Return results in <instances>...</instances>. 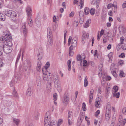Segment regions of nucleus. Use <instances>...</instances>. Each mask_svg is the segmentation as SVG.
<instances>
[{"instance_id":"obj_1","label":"nucleus","mask_w":126,"mask_h":126,"mask_svg":"<svg viewBox=\"0 0 126 126\" xmlns=\"http://www.w3.org/2000/svg\"><path fill=\"white\" fill-rule=\"evenodd\" d=\"M51 120V114L49 111L46 113L44 120V126H54V123H56L55 121Z\"/></svg>"},{"instance_id":"obj_30","label":"nucleus","mask_w":126,"mask_h":126,"mask_svg":"<svg viewBox=\"0 0 126 126\" xmlns=\"http://www.w3.org/2000/svg\"><path fill=\"white\" fill-rule=\"evenodd\" d=\"M71 61L70 60H68L67 62V65L68 69L69 71H70L71 70Z\"/></svg>"},{"instance_id":"obj_50","label":"nucleus","mask_w":126,"mask_h":126,"mask_svg":"<svg viewBox=\"0 0 126 126\" xmlns=\"http://www.w3.org/2000/svg\"><path fill=\"white\" fill-rule=\"evenodd\" d=\"M86 106L85 103H83L82 104V107L83 110V111H85L86 110Z\"/></svg>"},{"instance_id":"obj_55","label":"nucleus","mask_w":126,"mask_h":126,"mask_svg":"<svg viewBox=\"0 0 126 126\" xmlns=\"http://www.w3.org/2000/svg\"><path fill=\"white\" fill-rule=\"evenodd\" d=\"M63 122V120L61 119H60L58 120V125H60Z\"/></svg>"},{"instance_id":"obj_23","label":"nucleus","mask_w":126,"mask_h":126,"mask_svg":"<svg viewBox=\"0 0 126 126\" xmlns=\"http://www.w3.org/2000/svg\"><path fill=\"white\" fill-rule=\"evenodd\" d=\"M5 15L1 13H0V20L4 21L5 20Z\"/></svg>"},{"instance_id":"obj_47","label":"nucleus","mask_w":126,"mask_h":126,"mask_svg":"<svg viewBox=\"0 0 126 126\" xmlns=\"http://www.w3.org/2000/svg\"><path fill=\"white\" fill-rule=\"evenodd\" d=\"M82 61L83 62V66H87V61L86 60H84V59L83 60H82Z\"/></svg>"},{"instance_id":"obj_17","label":"nucleus","mask_w":126,"mask_h":126,"mask_svg":"<svg viewBox=\"0 0 126 126\" xmlns=\"http://www.w3.org/2000/svg\"><path fill=\"white\" fill-rule=\"evenodd\" d=\"M52 37V36H47L48 40L49 43L50 45H52L53 43V41Z\"/></svg>"},{"instance_id":"obj_10","label":"nucleus","mask_w":126,"mask_h":126,"mask_svg":"<svg viewBox=\"0 0 126 126\" xmlns=\"http://www.w3.org/2000/svg\"><path fill=\"white\" fill-rule=\"evenodd\" d=\"M11 47L8 46H5L3 51L6 53L8 54L10 53L11 52L12 49Z\"/></svg>"},{"instance_id":"obj_11","label":"nucleus","mask_w":126,"mask_h":126,"mask_svg":"<svg viewBox=\"0 0 126 126\" xmlns=\"http://www.w3.org/2000/svg\"><path fill=\"white\" fill-rule=\"evenodd\" d=\"M22 30L23 31V34L24 36H26L27 33V29L26 28V24L24 23L22 27Z\"/></svg>"},{"instance_id":"obj_21","label":"nucleus","mask_w":126,"mask_h":126,"mask_svg":"<svg viewBox=\"0 0 126 126\" xmlns=\"http://www.w3.org/2000/svg\"><path fill=\"white\" fill-rule=\"evenodd\" d=\"M91 23V19H89L87 20L84 25V27L87 28L89 26V24Z\"/></svg>"},{"instance_id":"obj_38","label":"nucleus","mask_w":126,"mask_h":126,"mask_svg":"<svg viewBox=\"0 0 126 126\" xmlns=\"http://www.w3.org/2000/svg\"><path fill=\"white\" fill-rule=\"evenodd\" d=\"M68 118L71 117H73L72 116V111H70L68 110Z\"/></svg>"},{"instance_id":"obj_40","label":"nucleus","mask_w":126,"mask_h":126,"mask_svg":"<svg viewBox=\"0 0 126 126\" xmlns=\"http://www.w3.org/2000/svg\"><path fill=\"white\" fill-rule=\"evenodd\" d=\"M50 65V64L49 62H47L46 64V65L45 66V68L46 69V70L47 71V68L49 67V66Z\"/></svg>"},{"instance_id":"obj_24","label":"nucleus","mask_w":126,"mask_h":126,"mask_svg":"<svg viewBox=\"0 0 126 126\" xmlns=\"http://www.w3.org/2000/svg\"><path fill=\"white\" fill-rule=\"evenodd\" d=\"M13 122L16 124L18 126L19 124L20 121L18 119L14 118L13 119Z\"/></svg>"},{"instance_id":"obj_14","label":"nucleus","mask_w":126,"mask_h":126,"mask_svg":"<svg viewBox=\"0 0 126 126\" xmlns=\"http://www.w3.org/2000/svg\"><path fill=\"white\" fill-rule=\"evenodd\" d=\"M26 11L28 16V18H29L31 16V14L32 12L31 9L30 7H27L26 8Z\"/></svg>"},{"instance_id":"obj_46","label":"nucleus","mask_w":126,"mask_h":126,"mask_svg":"<svg viewBox=\"0 0 126 126\" xmlns=\"http://www.w3.org/2000/svg\"><path fill=\"white\" fill-rule=\"evenodd\" d=\"M124 38L123 36H122L121 37L120 44H123L124 41Z\"/></svg>"},{"instance_id":"obj_56","label":"nucleus","mask_w":126,"mask_h":126,"mask_svg":"<svg viewBox=\"0 0 126 126\" xmlns=\"http://www.w3.org/2000/svg\"><path fill=\"white\" fill-rule=\"evenodd\" d=\"M121 48L124 50L126 49V45L125 44H123L121 46Z\"/></svg>"},{"instance_id":"obj_32","label":"nucleus","mask_w":126,"mask_h":126,"mask_svg":"<svg viewBox=\"0 0 126 126\" xmlns=\"http://www.w3.org/2000/svg\"><path fill=\"white\" fill-rule=\"evenodd\" d=\"M113 95L114 97H115L117 98H119V97L120 93L119 92L117 93L114 92Z\"/></svg>"},{"instance_id":"obj_37","label":"nucleus","mask_w":126,"mask_h":126,"mask_svg":"<svg viewBox=\"0 0 126 126\" xmlns=\"http://www.w3.org/2000/svg\"><path fill=\"white\" fill-rule=\"evenodd\" d=\"M57 94L55 93L53 94V98L54 101L57 100Z\"/></svg>"},{"instance_id":"obj_22","label":"nucleus","mask_w":126,"mask_h":126,"mask_svg":"<svg viewBox=\"0 0 126 126\" xmlns=\"http://www.w3.org/2000/svg\"><path fill=\"white\" fill-rule=\"evenodd\" d=\"M11 104V102L7 100L5 101L4 105L7 107H9Z\"/></svg>"},{"instance_id":"obj_64","label":"nucleus","mask_w":126,"mask_h":126,"mask_svg":"<svg viewBox=\"0 0 126 126\" xmlns=\"http://www.w3.org/2000/svg\"><path fill=\"white\" fill-rule=\"evenodd\" d=\"M122 7L123 8H125L126 7V1H125L122 5Z\"/></svg>"},{"instance_id":"obj_44","label":"nucleus","mask_w":126,"mask_h":126,"mask_svg":"<svg viewBox=\"0 0 126 126\" xmlns=\"http://www.w3.org/2000/svg\"><path fill=\"white\" fill-rule=\"evenodd\" d=\"M10 33H9L8 32V33L7 34V33H5V32H3V34L4 35V36H6L10 38Z\"/></svg>"},{"instance_id":"obj_2","label":"nucleus","mask_w":126,"mask_h":126,"mask_svg":"<svg viewBox=\"0 0 126 126\" xmlns=\"http://www.w3.org/2000/svg\"><path fill=\"white\" fill-rule=\"evenodd\" d=\"M12 37H8L6 36H2L0 38V40L2 41L5 46H11L12 45Z\"/></svg>"},{"instance_id":"obj_51","label":"nucleus","mask_w":126,"mask_h":126,"mask_svg":"<svg viewBox=\"0 0 126 126\" xmlns=\"http://www.w3.org/2000/svg\"><path fill=\"white\" fill-rule=\"evenodd\" d=\"M78 40V38L76 37H75L72 39V41L77 43Z\"/></svg>"},{"instance_id":"obj_27","label":"nucleus","mask_w":126,"mask_h":126,"mask_svg":"<svg viewBox=\"0 0 126 126\" xmlns=\"http://www.w3.org/2000/svg\"><path fill=\"white\" fill-rule=\"evenodd\" d=\"M100 102L99 101H97L95 102V107L97 108H99L100 106Z\"/></svg>"},{"instance_id":"obj_59","label":"nucleus","mask_w":126,"mask_h":126,"mask_svg":"<svg viewBox=\"0 0 126 126\" xmlns=\"http://www.w3.org/2000/svg\"><path fill=\"white\" fill-rule=\"evenodd\" d=\"M82 121L78 120L77 122V125L78 126H80L82 123Z\"/></svg>"},{"instance_id":"obj_61","label":"nucleus","mask_w":126,"mask_h":126,"mask_svg":"<svg viewBox=\"0 0 126 126\" xmlns=\"http://www.w3.org/2000/svg\"><path fill=\"white\" fill-rule=\"evenodd\" d=\"M51 84L49 82H47V88H50L51 86Z\"/></svg>"},{"instance_id":"obj_29","label":"nucleus","mask_w":126,"mask_h":126,"mask_svg":"<svg viewBox=\"0 0 126 126\" xmlns=\"http://www.w3.org/2000/svg\"><path fill=\"white\" fill-rule=\"evenodd\" d=\"M90 12L92 15H94L95 12V9L93 8H91L90 10Z\"/></svg>"},{"instance_id":"obj_36","label":"nucleus","mask_w":126,"mask_h":126,"mask_svg":"<svg viewBox=\"0 0 126 126\" xmlns=\"http://www.w3.org/2000/svg\"><path fill=\"white\" fill-rule=\"evenodd\" d=\"M102 68L101 67H99L98 68V75L101 74L102 73Z\"/></svg>"},{"instance_id":"obj_18","label":"nucleus","mask_w":126,"mask_h":126,"mask_svg":"<svg viewBox=\"0 0 126 126\" xmlns=\"http://www.w3.org/2000/svg\"><path fill=\"white\" fill-rule=\"evenodd\" d=\"M68 122L69 125L70 126L73 123V117L68 118Z\"/></svg>"},{"instance_id":"obj_49","label":"nucleus","mask_w":126,"mask_h":126,"mask_svg":"<svg viewBox=\"0 0 126 126\" xmlns=\"http://www.w3.org/2000/svg\"><path fill=\"white\" fill-rule=\"evenodd\" d=\"M109 40L110 42H112L113 41V37L112 36H109L108 37Z\"/></svg>"},{"instance_id":"obj_5","label":"nucleus","mask_w":126,"mask_h":126,"mask_svg":"<svg viewBox=\"0 0 126 126\" xmlns=\"http://www.w3.org/2000/svg\"><path fill=\"white\" fill-rule=\"evenodd\" d=\"M5 14L6 16L12 18L16 17L17 16L16 13L15 12L8 10L5 11Z\"/></svg>"},{"instance_id":"obj_8","label":"nucleus","mask_w":126,"mask_h":126,"mask_svg":"<svg viewBox=\"0 0 126 126\" xmlns=\"http://www.w3.org/2000/svg\"><path fill=\"white\" fill-rule=\"evenodd\" d=\"M85 57V55L83 54H82L81 55H77V61H80V64L81 65L82 60L84 59Z\"/></svg>"},{"instance_id":"obj_35","label":"nucleus","mask_w":126,"mask_h":126,"mask_svg":"<svg viewBox=\"0 0 126 126\" xmlns=\"http://www.w3.org/2000/svg\"><path fill=\"white\" fill-rule=\"evenodd\" d=\"M26 93L27 95L29 96H30L32 95V93L30 89H28L27 92Z\"/></svg>"},{"instance_id":"obj_12","label":"nucleus","mask_w":126,"mask_h":126,"mask_svg":"<svg viewBox=\"0 0 126 126\" xmlns=\"http://www.w3.org/2000/svg\"><path fill=\"white\" fill-rule=\"evenodd\" d=\"M69 97L68 95L65 94L63 98V102L65 104H67L69 101Z\"/></svg>"},{"instance_id":"obj_4","label":"nucleus","mask_w":126,"mask_h":126,"mask_svg":"<svg viewBox=\"0 0 126 126\" xmlns=\"http://www.w3.org/2000/svg\"><path fill=\"white\" fill-rule=\"evenodd\" d=\"M54 82L55 84V87L56 88L59 92H60L61 91V88L60 84V82L59 80V78L58 77L57 75L56 78L54 77Z\"/></svg>"},{"instance_id":"obj_39","label":"nucleus","mask_w":126,"mask_h":126,"mask_svg":"<svg viewBox=\"0 0 126 126\" xmlns=\"http://www.w3.org/2000/svg\"><path fill=\"white\" fill-rule=\"evenodd\" d=\"M113 89L114 90V92L116 93L118 90V87L116 86H114L113 87Z\"/></svg>"},{"instance_id":"obj_13","label":"nucleus","mask_w":126,"mask_h":126,"mask_svg":"<svg viewBox=\"0 0 126 126\" xmlns=\"http://www.w3.org/2000/svg\"><path fill=\"white\" fill-rule=\"evenodd\" d=\"M4 44L3 43L0 42V56L1 55L2 53L1 50H3L5 47Z\"/></svg>"},{"instance_id":"obj_31","label":"nucleus","mask_w":126,"mask_h":126,"mask_svg":"<svg viewBox=\"0 0 126 126\" xmlns=\"http://www.w3.org/2000/svg\"><path fill=\"white\" fill-rule=\"evenodd\" d=\"M29 19V25L30 26L32 27V19L31 18V16H30Z\"/></svg>"},{"instance_id":"obj_20","label":"nucleus","mask_w":126,"mask_h":126,"mask_svg":"<svg viewBox=\"0 0 126 126\" xmlns=\"http://www.w3.org/2000/svg\"><path fill=\"white\" fill-rule=\"evenodd\" d=\"M84 12L85 15H87L90 12V10L88 7H86L84 9Z\"/></svg>"},{"instance_id":"obj_48","label":"nucleus","mask_w":126,"mask_h":126,"mask_svg":"<svg viewBox=\"0 0 126 126\" xmlns=\"http://www.w3.org/2000/svg\"><path fill=\"white\" fill-rule=\"evenodd\" d=\"M43 79L45 81H46L47 79V74H45V75L43 76Z\"/></svg>"},{"instance_id":"obj_34","label":"nucleus","mask_w":126,"mask_h":126,"mask_svg":"<svg viewBox=\"0 0 126 126\" xmlns=\"http://www.w3.org/2000/svg\"><path fill=\"white\" fill-rule=\"evenodd\" d=\"M13 94L14 95V96L16 97H18V94L17 93V92H16L15 90L14 89L13 91Z\"/></svg>"},{"instance_id":"obj_15","label":"nucleus","mask_w":126,"mask_h":126,"mask_svg":"<svg viewBox=\"0 0 126 126\" xmlns=\"http://www.w3.org/2000/svg\"><path fill=\"white\" fill-rule=\"evenodd\" d=\"M117 66L115 65L114 64H112L111 65L110 70L111 72L115 71L117 69Z\"/></svg>"},{"instance_id":"obj_54","label":"nucleus","mask_w":126,"mask_h":126,"mask_svg":"<svg viewBox=\"0 0 126 126\" xmlns=\"http://www.w3.org/2000/svg\"><path fill=\"white\" fill-rule=\"evenodd\" d=\"M123 113L124 114H126V107L124 108L122 110Z\"/></svg>"},{"instance_id":"obj_33","label":"nucleus","mask_w":126,"mask_h":126,"mask_svg":"<svg viewBox=\"0 0 126 126\" xmlns=\"http://www.w3.org/2000/svg\"><path fill=\"white\" fill-rule=\"evenodd\" d=\"M120 76L121 77H125V75L124 74L123 71L121 70L120 71Z\"/></svg>"},{"instance_id":"obj_53","label":"nucleus","mask_w":126,"mask_h":126,"mask_svg":"<svg viewBox=\"0 0 126 126\" xmlns=\"http://www.w3.org/2000/svg\"><path fill=\"white\" fill-rule=\"evenodd\" d=\"M118 63L119 65L122 66L124 63V61L122 60H120L119 61Z\"/></svg>"},{"instance_id":"obj_45","label":"nucleus","mask_w":126,"mask_h":126,"mask_svg":"<svg viewBox=\"0 0 126 126\" xmlns=\"http://www.w3.org/2000/svg\"><path fill=\"white\" fill-rule=\"evenodd\" d=\"M111 72L112 73V75L114 77H117V75L116 73V71H114Z\"/></svg>"},{"instance_id":"obj_28","label":"nucleus","mask_w":126,"mask_h":126,"mask_svg":"<svg viewBox=\"0 0 126 126\" xmlns=\"http://www.w3.org/2000/svg\"><path fill=\"white\" fill-rule=\"evenodd\" d=\"M88 84V80H87V77L86 76L85 77L84 80V87L87 86Z\"/></svg>"},{"instance_id":"obj_6","label":"nucleus","mask_w":126,"mask_h":126,"mask_svg":"<svg viewBox=\"0 0 126 126\" xmlns=\"http://www.w3.org/2000/svg\"><path fill=\"white\" fill-rule=\"evenodd\" d=\"M31 66V63L30 61L26 60L24 62V67L26 71L28 70V72L29 71L30 67Z\"/></svg>"},{"instance_id":"obj_42","label":"nucleus","mask_w":126,"mask_h":126,"mask_svg":"<svg viewBox=\"0 0 126 126\" xmlns=\"http://www.w3.org/2000/svg\"><path fill=\"white\" fill-rule=\"evenodd\" d=\"M108 57L109 58V62H111L112 60V56L111 55H110V54H109L108 55Z\"/></svg>"},{"instance_id":"obj_57","label":"nucleus","mask_w":126,"mask_h":126,"mask_svg":"<svg viewBox=\"0 0 126 126\" xmlns=\"http://www.w3.org/2000/svg\"><path fill=\"white\" fill-rule=\"evenodd\" d=\"M77 42H72V41L71 45H72V46H73V47H76L77 45Z\"/></svg>"},{"instance_id":"obj_60","label":"nucleus","mask_w":126,"mask_h":126,"mask_svg":"<svg viewBox=\"0 0 126 126\" xmlns=\"http://www.w3.org/2000/svg\"><path fill=\"white\" fill-rule=\"evenodd\" d=\"M69 56H72L73 54V53L72 50H69Z\"/></svg>"},{"instance_id":"obj_41","label":"nucleus","mask_w":126,"mask_h":126,"mask_svg":"<svg viewBox=\"0 0 126 126\" xmlns=\"http://www.w3.org/2000/svg\"><path fill=\"white\" fill-rule=\"evenodd\" d=\"M80 3L81 5L80 7V8L81 9L82 8L84 5V0H80Z\"/></svg>"},{"instance_id":"obj_26","label":"nucleus","mask_w":126,"mask_h":126,"mask_svg":"<svg viewBox=\"0 0 126 126\" xmlns=\"http://www.w3.org/2000/svg\"><path fill=\"white\" fill-rule=\"evenodd\" d=\"M39 115V113L38 112H35L34 115V118L36 120H37L38 119V116Z\"/></svg>"},{"instance_id":"obj_7","label":"nucleus","mask_w":126,"mask_h":126,"mask_svg":"<svg viewBox=\"0 0 126 126\" xmlns=\"http://www.w3.org/2000/svg\"><path fill=\"white\" fill-rule=\"evenodd\" d=\"M114 7V10H113V11L114 13H116L117 11V4L116 2H114L113 4L112 3L108 4L107 8L108 9H109L111 7Z\"/></svg>"},{"instance_id":"obj_9","label":"nucleus","mask_w":126,"mask_h":126,"mask_svg":"<svg viewBox=\"0 0 126 126\" xmlns=\"http://www.w3.org/2000/svg\"><path fill=\"white\" fill-rule=\"evenodd\" d=\"M121 117V115H120L117 126H124L125 124L126 123V119H124L122 120L120 119Z\"/></svg>"},{"instance_id":"obj_58","label":"nucleus","mask_w":126,"mask_h":126,"mask_svg":"<svg viewBox=\"0 0 126 126\" xmlns=\"http://www.w3.org/2000/svg\"><path fill=\"white\" fill-rule=\"evenodd\" d=\"M21 56V52H20L18 55L16 60V63H17L19 60Z\"/></svg>"},{"instance_id":"obj_16","label":"nucleus","mask_w":126,"mask_h":126,"mask_svg":"<svg viewBox=\"0 0 126 126\" xmlns=\"http://www.w3.org/2000/svg\"><path fill=\"white\" fill-rule=\"evenodd\" d=\"M47 36H52V32L51 31V28L50 27H48L47 28Z\"/></svg>"},{"instance_id":"obj_62","label":"nucleus","mask_w":126,"mask_h":126,"mask_svg":"<svg viewBox=\"0 0 126 126\" xmlns=\"http://www.w3.org/2000/svg\"><path fill=\"white\" fill-rule=\"evenodd\" d=\"M83 13L82 11H80L79 12V17L80 18L81 17L83 16Z\"/></svg>"},{"instance_id":"obj_52","label":"nucleus","mask_w":126,"mask_h":126,"mask_svg":"<svg viewBox=\"0 0 126 126\" xmlns=\"http://www.w3.org/2000/svg\"><path fill=\"white\" fill-rule=\"evenodd\" d=\"M119 57L124 58L125 57V53H122L120 55H119Z\"/></svg>"},{"instance_id":"obj_19","label":"nucleus","mask_w":126,"mask_h":126,"mask_svg":"<svg viewBox=\"0 0 126 126\" xmlns=\"http://www.w3.org/2000/svg\"><path fill=\"white\" fill-rule=\"evenodd\" d=\"M41 62L39 61L38 62L36 70L37 71H39L40 70H41Z\"/></svg>"},{"instance_id":"obj_63","label":"nucleus","mask_w":126,"mask_h":126,"mask_svg":"<svg viewBox=\"0 0 126 126\" xmlns=\"http://www.w3.org/2000/svg\"><path fill=\"white\" fill-rule=\"evenodd\" d=\"M100 113V110H97L95 113V115L96 117Z\"/></svg>"},{"instance_id":"obj_3","label":"nucleus","mask_w":126,"mask_h":126,"mask_svg":"<svg viewBox=\"0 0 126 126\" xmlns=\"http://www.w3.org/2000/svg\"><path fill=\"white\" fill-rule=\"evenodd\" d=\"M111 109V106L110 103H108L106 106V113L105 115V118L107 121H109L110 118Z\"/></svg>"},{"instance_id":"obj_25","label":"nucleus","mask_w":126,"mask_h":126,"mask_svg":"<svg viewBox=\"0 0 126 126\" xmlns=\"http://www.w3.org/2000/svg\"><path fill=\"white\" fill-rule=\"evenodd\" d=\"M89 36V34L87 33L86 34L83 33L82 36V40L83 41L85 38L87 37L88 38Z\"/></svg>"},{"instance_id":"obj_43","label":"nucleus","mask_w":126,"mask_h":126,"mask_svg":"<svg viewBox=\"0 0 126 126\" xmlns=\"http://www.w3.org/2000/svg\"><path fill=\"white\" fill-rule=\"evenodd\" d=\"M97 50H95L94 52V55L96 59L97 58Z\"/></svg>"}]
</instances>
